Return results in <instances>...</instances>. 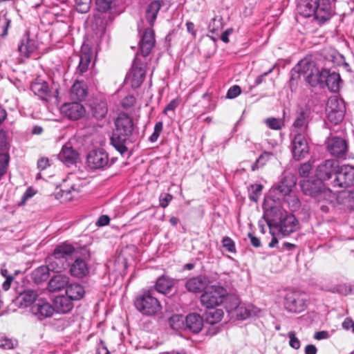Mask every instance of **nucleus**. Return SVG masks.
Wrapping results in <instances>:
<instances>
[{
	"label": "nucleus",
	"instance_id": "f257e3e1",
	"mask_svg": "<svg viewBox=\"0 0 354 354\" xmlns=\"http://www.w3.org/2000/svg\"><path fill=\"white\" fill-rule=\"evenodd\" d=\"M295 69L312 86L325 84L331 92L336 93L339 91L342 84L339 74L330 71L326 68V64L322 65L321 62L316 63L304 59L298 63Z\"/></svg>",
	"mask_w": 354,
	"mask_h": 354
},
{
	"label": "nucleus",
	"instance_id": "f03ea898",
	"mask_svg": "<svg viewBox=\"0 0 354 354\" xmlns=\"http://www.w3.org/2000/svg\"><path fill=\"white\" fill-rule=\"evenodd\" d=\"M267 225L272 235L269 247L274 248L278 243L276 235L283 237L295 232L299 227V221L293 214H288L280 207H274L267 209Z\"/></svg>",
	"mask_w": 354,
	"mask_h": 354
},
{
	"label": "nucleus",
	"instance_id": "7ed1b4c3",
	"mask_svg": "<svg viewBox=\"0 0 354 354\" xmlns=\"http://www.w3.org/2000/svg\"><path fill=\"white\" fill-rule=\"evenodd\" d=\"M297 10L301 16L313 17L320 24L329 20L333 14L330 0H300Z\"/></svg>",
	"mask_w": 354,
	"mask_h": 354
},
{
	"label": "nucleus",
	"instance_id": "20e7f679",
	"mask_svg": "<svg viewBox=\"0 0 354 354\" xmlns=\"http://www.w3.org/2000/svg\"><path fill=\"white\" fill-rule=\"evenodd\" d=\"M115 124V131L111 138V143L121 155H124L127 152V143L135 131L133 122L127 113H120Z\"/></svg>",
	"mask_w": 354,
	"mask_h": 354
},
{
	"label": "nucleus",
	"instance_id": "39448f33",
	"mask_svg": "<svg viewBox=\"0 0 354 354\" xmlns=\"http://www.w3.org/2000/svg\"><path fill=\"white\" fill-rule=\"evenodd\" d=\"M134 306L141 314L147 316L155 315L162 310V306L153 295L152 290L139 294L134 300Z\"/></svg>",
	"mask_w": 354,
	"mask_h": 354
},
{
	"label": "nucleus",
	"instance_id": "423d86ee",
	"mask_svg": "<svg viewBox=\"0 0 354 354\" xmlns=\"http://www.w3.org/2000/svg\"><path fill=\"white\" fill-rule=\"evenodd\" d=\"M297 178L294 174H288L283 176L279 182L274 185L270 189V194H278L279 196L286 197V201L290 205V201L292 202V206L297 208L299 205V200L295 196L290 194L292 187L296 185ZM279 199V197H277Z\"/></svg>",
	"mask_w": 354,
	"mask_h": 354
},
{
	"label": "nucleus",
	"instance_id": "0eeeda50",
	"mask_svg": "<svg viewBox=\"0 0 354 354\" xmlns=\"http://www.w3.org/2000/svg\"><path fill=\"white\" fill-rule=\"evenodd\" d=\"M227 299L232 301V297H228L225 288L220 286H212L201 295V303L206 308H212L220 306Z\"/></svg>",
	"mask_w": 354,
	"mask_h": 354
},
{
	"label": "nucleus",
	"instance_id": "6e6552de",
	"mask_svg": "<svg viewBox=\"0 0 354 354\" xmlns=\"http://www.w3.org/2000/svg\"><path fill=\"white\" fill-rule=\"evenodd\" d=\"M30 89L35 95L44 102H49L53 97H57L58 95L57 88H53L41 77H37L32 81Z\"/></svg>",
	"mask_w": 354,
	"mask_h": 354
},
{
	"label": "nucleus",
	"instance_id": "1a4fd4ad",
	"mask_svg": "<svg viewBox=\"0 0 354 354\" xmlns=\"http://www.w3.org/2000/svg\"><path fill=\"white\" fill-rule=\"evenodd\" d=\"M86 163L92 169H102L110 165L109 157L103 149L91 150L87 155Z\"/></svg>",
	"mask_w": 354,
	"mask_h": 354
},
{
	"label": "nucleus",
	"instance_id": "9d476101",
	"mask_svg": "<svg viewBox=\"0 0 354 354\" xmlns=\"http://www.w3.org/2000/svg\"><path fill=\"white\" fill-rule=\"evenodd\" d=\"M354 184V167L345 165L339 167L335 178L332 182L333 187L346 188Z\"/></svg>",
	"mask_w": 354,
	"mask_h": 354
},
{
	"label": "nucleus",
	"instance_id": "9b49d317",
	"mask_svg": "<svg viewBox=\"0 0 354 354\" xmlns=\"http://www.w3.org/2000/svg\"><path fill=\"white\" fill-rule=\"evenodd\" d=\"M285 308L291 313H299L306 308V299L298 291H290L286 294L284 298Z\"/></svg>",
	"mask_w": 354,
	"mask_h": 354
},
{
	"label": "nucleus",
	"instance_id": "f8f14e48",
	"mask_svg": "<svg viewBox=\"0 0 354 354\" xmlns=\"http://www.w3.org/2000/svg\"><path fill=\"white\" fill-rule=\"evenodd\" d=\"M300 186L305 195L310 196L318 201L324 198L325 190L320 180H304L301 182Z\"/></svg>",
	"mask_w": 354,
	"mask_h": 354
},
{
	"label": "nucleus",
	"instance_id": "ddd939ff",
	"mask_svg": "<svg viewBox=\"0 0 354 354\" xmlns=\"http://www.w3.org/2000/svg\"><path fill=\"white\" fill-rule=\"evenodd\" d=\"M338 168L339 162L337 160L334 159L325 160L317 166L316 176L322 182L329 180L333 175L336 176Z\"/></svg>",
	"mask_w": 354,
	"mask_h": 354
},
{
	"label": "nucleus",
	"instance_id": "4468645a",
	"mask_svg": "<svg viewBox=\"0 0 354 354\" xmlns=\"http://www.w3.org/2000/svg\"><path fill=\"white\" fill-rule=\"evenodd\" d=\"M310 115V109H300L292 125V134H308Z\"/></svg>",
	"mask_w": 354,
	"mask_h": 354
},
{
	"label": "nucleus",
	"instance_id": "2eb2a0df",
	"mask_svg": "<svg viewBox=\"0 0 354 354\" xmlns=\"http://www.w3.org/2000/svg\"><path fill=\"white\" fill-rule=\"evenodd\" d=\"M64 269V264L59 265L56 261L50 262L48 266H39L34 270L31 274V277L35 283H41L46 281L49 277V270L59 272Z\"/></svg>",
	"mask_w": 354,
	"mask_h": 354
},
{
	"label": "nucleus",
	"instance_id": "dca6fc26",
	"mask_svg": "<svg viewBox=\"0 0 354 354\" xmlns=\"http://www.w3.org/2000/svg\"><path fill=\"white\" fill-rule=\"evenodd\" d=\"M327 150L331 156L344 159L348 151V145L344 139L333 137L327 140Z\"/></svg>",
	"mask_w": 354,
	"mask_h": 354
},
{
	"label": "nucleus",
	"instance_id": "f3484780",
	"mask_svg": "<svg viewBox=\"0 0 354 354\" xmlns=\"http://www.w3.org/2000/svg\"><path fill=\"white\" fill-rule=\"evenodd\" d=\"M294 138L292 141V153L293 158L297 160L305 158L308 153L309 149L306 139L307 135L292 134Z\"/></svg>",
	"mask_w": 354,
	"mask_h": 354
},
{
	"label": "nucleus",
	"instance_id": "a211bd4d",
	"mask_svg": "<svg viewBox=\"0 0 354 354\" xmlns=\"http://www.w3.org/2000/svg\"><path fill=\"white\" fill-rule=\"evenodd\" d=\"M77 254H79L78 248H75L70 243L64 242L55 247L50 259L54 258L55 260L59 261L61 265L64 264V268L65 263L64 260H66L72 255H77Z\"/></svg>",
	"mask_w": 354,
	"mask_h": 354
},
{
	"label": "nucleus",
	"instance_id": "6ab92c4d",
	"mask_svg": "<svg viewBox=\"0 0 354 354\" xmlns=\"http://www.w3.org/2000/svg\"><path fill=\"white\" fill-rule=\"evenodd\" d=\"M61 113L72 120H77L84 116L86 109L80 102H66L62 105Z\"/></svg>",
	"mask_w": 354,
	"mask_h": 354
},
{
	"label": "nucleus",
	"instance_id": "aec40b11",
	"mask_svg": "<svg viewBox=\"0 0 354 354\" xmlns=\"http://www.w3.org/2000/svg\"><path fill=\"white\" fill-rule=\"evenodd\" d=\"M31 313L38 319H43L51 317L55 311L54 307L46 299L39 298L37 302L31 306Z\"/></svg>",
	"mask_w": 354,
	"mask_h": 354
},
{
	"label": "nucleus",
	"instance_id": "412c9836",
	"mask_svg": "<svg viewBox=\"0 0 354 354\" xmlns=\"http://www.w3.org/2000/svg\"><path fill=\"white\" fill-rule=\"evenodd\" d=\"M145 73V66L142 64H138L136 59L132 65L131 71L127 75L126 79L130 81L131 85L133 88H136L143 82Z\"/></svg>",
	"mask_w": 354,
	"mask_h": 354
},
{
	"label": "nucleus",
	"instance_id": "4be33fe9",
	"mask_svg": "<svg viewBox=\"0 0 354 354\" xmlns=\"http://www.w3.org/2000/svg\"><path fill=\"white\" fill-rule=\"evenodd\" d=\"M155 44V37L153 29L147 28L139 43V48L141 55L147 57L151 53Z\"/></svg>",
	"mask_w": 354,
	"mask_h": 354
},
{
	"label": "nucleus",
	"instance_id": "5701e85b",
	"mask_svg": "<svg viewBox=\"0 0 354 354\" xmlns=\"http://www.w3.org/2000/svg\"><path fill=\"white\" fill-rule=\"evenodd\" d=\"M37 290L26 289L20 292L16 299V302L20 308H27L34 305L39 299Z\"/></svg>",
	"mask_w": 354,
	"mask_h": 354
},
{
	"label": "nucleus",
	"instance_id": "b1692460",
	"mask_svg": "<svg viewBox=\"0 0 354 354\" xmlns=\"http://www.w3.org/2000/svg\"><path fill=\"white\" fill-rule=\"evenodd\" d=\"M57 156L66 165L75 164L79 159L78 152L70 144L64 145Z\"/></svg>",
	"mask_w": 354,
	"mask_h": 354
},
{
	"label": "nucleus",
	"instance_id": "393cba45",
	"mask_svg": "<svg viewBox=\"0 0 354 354\" xmlns=\"http://www.w3.org/2000/svg\"><path fill=\"white\" fill-rule=\"evenodd\" d=\"M88 95V86L84 81H75L70 91L71 98L74 100L83 101Z\"/></svg>",
	"mask_w": 354,
	"mask_h": 354
},
{
	"label": "nucleus",
	"instance_id": "a878e982",
	"mask_svg": "<svg viewBox=\"0 0 354 354\" xmlns=\"http://www.w3.org/2000/svg\"><path fill=\"white\" fill-rule=\"evenodd\" d=\"M36 41L30 38L28 32H26L20 41L18 50L20 53L26 57H28L37 49Z\"/></svg>",
	"mask_w": 354,
	"mask_h": 354
},
{
	"label": "nucleus",
	"instance_id": "bb28decb",
	"mask_svg": "<svg viewBox=\"0 0 354 354\" xmlns=\"http://www.w3.org/2000/svg\"><path fill=\"white\" fill-rule=\"evenodd\" d=\"M92 115L97 120H102L108 113V106L106 101L95 99L90 104Z\"/></svg>",
	"mask_w": 354,
	"mask_h": 354
},
{
	"label": "nucleus",
	"instance_id": "cd10ccee",
	"mask_svg": "<svg viewBox=\"0 0 354 354\" xmlns=\"http://www.w3.org/2000/svg\"><path fill=\"white\" fill-rule=\"evenodd\" d=\"M69 283V277L66 274H57L52 277L48 283V289L50 292H58L66 289Z\"/></svg>",
	"mask_w": 354,
	"mask_h": 354
},
{
	"label": "nucleus",
	"instance_id": "c85d7f7f",
	"mask_svg": "<svg viewBox=\"0 0 354 354\" xmlns=\"http://www.w3.org/2000/svg\"><path fill=\"white\" fill-rule=\"evenodd\" d=\"M186 329L194 333H199L203 326V319L198 313H190L185 317Z\"/></svg>",
	"mask_w": 354,
	"mask_h": 354
},
{
	"label": "nucleus",
	"instance_id": "c756f323",
	"mask_svg": "<svg viewBox=\"0 0 354 354\" xmlns=\"http://www.w3.org/2000/svg\"><path fill=\"white\" fill-rule=\"evenodd\" d=\"M73 308V300L68 296L60 295L57 297L54 300V308L59 313H67Z\"/></svg>",
	"mask_w": 354,
	"mask_h": 354
},
{
	"label": "nucleus",
	"instance_id": "7c9ffc66",
	"mask_svg": "<svg viewBox=\"0 0 354 354\" xmlns=\"http://www.w3.org/2000/svg\"><path fill=\"white\" fill-rule=\"evenodd\" d=\"M71 274L78 278H82L88 273V267L85 261L77 258L71 265Z\"/></svg>",
	"mask_w": 354,
	"mask_h": 354
},
{
	"label": "nucleus",
	"instance_id": "2f4dec72",
	"mask_svg": "<svg viewBox=\"0 0 354 354\" xmlns=\"http://www.w3.org/2000/svg\"><path fill=\"white\" fill-rule=\"evenodd\" d=\"M174 285V281L172 279L162 275L157 279L155 288L158 292L166 295L171 292Z\"/></svg>",
	"mask_w": 354,
	"mask_h": 354
},
{
	"label": "nucleus",
	"instance_id": "473e14b6",
	"mask_svg": "<svg viewBox=\"0 0 354 354\" xmlns=\"http://www.w3.org/2000/svg\"><path fill=\"white\" fill-rule=\"evenodd\" d=\"M161 7L162 5L159 1H153L148 5L145 12V17L151 26H153Z\"/></svg>",
	"mask_w": 354,
	"mask_h": 354
},
{
	"label": "nucleus",
	"instance_id": "72a5a7b5",
	"mask_svg": "<svg viewBox=\"0 0 354 354\" xmlns=\"http://www.w3.org/2000/svg\"><path fill=\"white\" fill-rule=\"evenodd\" d=\"M205 286V280L201 276L189 279L185 283V287L189 292H199Z\"/></svg>",
	"mask_w": 354,
	"mask_h": 354
},
{
	"label": "nucleus",
	"instance_id": "f704fd0d",
	"mask_svg": "<svg viewBox=\"0 0 354 354\" xmlns=\"http://www.w3.org/2000/svg\"><path fill=\"white\" fill-rule=\"evenodd\" d=\"M84 294V288L79 283H68L66 289V295L73 301L80 299Z\"/></svg>",
	"mask_w": 354,
	"mask_h": 354
},
{
	"label": "nucleus",
	"instance_id": "c9c22d12",
	"mask_svg": "<svg viewBox=\"0 0 354 354\" xmlns=\"http://www.w3.org/2000/svg\"><path fill=\"white\" fill-rule=\"evenodd\" d=\"M326 109L329 110L330 111H342V113L345 114L346 106L344 101L342 98H339L337 96L330 97L328 100Z\"/></svg>",
	"mask_w": 354,
	"mask_h": 354
},
{
	"label": "nucleus",
	"instance_id": "e433bc0d",
	"mask_svg": "<svg viewBox=\"0 0 354 354\" xmlns=\"http://www.w3.org/2000/svg\"><path fill=\"white\" fill-rule=\"evenodd\" d=\"M207 309V310L205 313V320L207 323L214 325L220 322L224 315L223 310L216 308Z\"/></svg>",
	"mask_w": 354,
	"mask_h": 354
},
{
	"label": "nucleus",
	"instance_id": "4c0bfd02",
	"mask_svg": "<svg viewBox=\"0 0 354 354\" xmlns=\"http://www.w3.org/2000/svg\"><path fill=\"white\" fill-rule=\"evenodd\" d=\"M91 53L90 51L82 52L76 73L80 75H83L85 72H86L91 63Z\"/></svg>",
	"mask_w": 354,
	"mask_h": 354
},
{
	"label": "nucleus",
	"instance_id": "58836bf2",
	"mask_svg": "<svg viewBox=\"0 0 354 354\" xmlns=\"http://www.w3.org/2000/svg\"><path fill=\"white\" fill-rule=\"evenodd\" d=\"M171 328L176 330L186 329L185 317L182 315H174L169 320Z\"/></svg>",
	"mask_w": 354,
	"mask_h": 354
},
{
	"label": "nucleus",
	"instance_id": "ea45409f",
	"mask_svg": "<svg viewBox=\"0 0 354 354\" xmlns=\"http://www.w3.org/2000/svg\"><path fill=\"white\" fill-rule=\"evenodd\" d=\"M18 345L17 339L9 338L4 335H0V348L4 350L13 349Z\"/></svg>",
	"mask_w": 354,
	"mask_h": 354
},
{
	"label": "nucleus",
	"instance_id": "a19ab883",
	"mask_svg": "<svg viewBox=\"0 0 354 354\" xmlns=\"http://www.w3.org/2000/svg\"><path fill=\"white\" fill-rule=\"evenodd\" d=\"M235 300H236V302H235L236 306L234 307V309L232 310V307H230V308H227V311L234 310L236 317L239 319L243 320V319H245L246 318L249 317L251 315L250 311L246 308L240 307L238 305L237 299H235Z\"/></svg>",
	"mask_w": 354,
	"mask_h": 354
},
{
	"label": "nucleus",
	"instance_id": "79ce46f5",
	"mask_svg": "<svg viewBox=\"0 0 354 354\" xmlns=\"http://www.w3.org/2000/svg\"><path fill=\"white\" fill-rule=\"evenodd\" d=\"M11 22V19L8 17L7 15H4L0 18V37H4L8 35Z\"/></svg>",
	"mask_w": 354,
	"mask_h": 354
},
{
	"label": "nucleus",
	"instance_id": "37998d69",
	"mask_svg": "<svg viewBox=\"0 0 354 354\" xmlns=\"http://www.w3.org/2000/svg\"><path fill=\"white\" fill-rule=\"evenodd\" d=\"M326 115L328 121L334 124H337L340 122L342 121L344 117V114L340 112H335L334 111H330L329 110H326Z\"/></svg>",
	"mask_w": 354,
	"mask_h": 354
},
{
	"label": "nucleus",
	"instance_id": "c03bdc74",
	"mask_svg": "<svg viewBox=\"0 0 354 354\" xmlns=\"http://www.w3.org/2000/svg\"><path fill=\"white\" fill-rule=\"evenodd\" d=\"M314 162L315 160L310 159L308 162L301 164L299 168V176L303 178L308 177Z\"/></svg>",
	"mask_w": 354,
	"mask_h": 354
},
{
	"label": "nucleus",
	"instance_id": "a18cd8bd",
	"mask_svg": "<svg viewBox=\"0 0 354 354\" xmlns=\"http://www.w3.org/2000/svg\"><path fill=\"white\" fill-rule=\"evenodd\" d=\"M262 185H252L250 189V199L251 201H257L263 190Z\"/></svg>",
	"mask_w": 354,
	"mask_h": 354
},
{
	"label": "nucleus",
	"instance_id": "49530a36",
	"mask_svg": "<svg viewBox=\"0 0 354 354\" xmlns=\"http://www.w3.org/2000/svg\"><path fill=\"white\" fill-rule=\"evenodd\" d=\"M284 125V121L281 118H267V126L274 130H279Z\"/></svg>",
	"mask_w": 354,
	"mask_h": 354
},
{
	"label": "nucleus",
	"instance_id": "de8ad7c7",
	"mask_svg": "<svg viewBox=\"0 0 354 354\" xmlns=\"http://www.w3.org/2000/svg\"><path fill=\"white\" fill-rule=\"evenodd\" d=\"M222 246L230 253H236V246L234 241L229 236H225L221 241Z\"/></svg>",
	"mask_w": 354,
	"mask_h": 354
},
{
	"label": "nucleus",
	"instance_id": "09e8293b",
	"mask_svg": "<svg viewBox=\"0 0 354 354\" xmlns=\"http://www.w3.org/2000/svg\"><path fill=\"white\" fill-rule=\"evenodd\" d=\"M91 0H76V10L78 12L86 13L90 9Z\"/></svg>",
	"mask_w": 354,
	"mask_h": 354
},
{
	"label": "nucleus",
	"instance_id": "8fccbe9b",
	"mask_svg": "<svg viewBox=\"0 0 354 354\" xmlns=\"http://www.w3.org/2000/svg\"><path fill=\"white\" fill-rule=\"evenodd\" d=\"M289 338V345L292 348L299 349L300 348V341L296 337V333L294 330H291L288 333Z\"/></svg>",
	"mask_w": 354,
	"mask_h": 354
},
{
	"label": "nucleus",
	"instance_id": "3c124183",
	"mask_svg": "<svg viewBox=\"0 0 354 354\" xmlns=\"http://www.w3.org/2000/svg\"><path fill=\"white\" fill-rule=\"evenodd\" d=\"M162 128H163V124L162 122H158L156 123L155 127H154L153 133L149 138V140L151 142H153L158 140L160 133L162 131Z\"/></svg>",
	"mask_w": 354,
	"mask_h": 354
},
{
	"label": "nucleus",
	"instance_id": "603ef678",
	"mask_svg": "<svg viewBox=\"0 0 354 354\" xmlns=\"http://www.w3.org/2000/svg\"><path fill=\"white\" fill-rule=\"evenodd\" d=\"M112 0H96V5L100 11L106 12L110 8Z\"/></svg>",
	"mask_w": 354,
	"mask_h": 354
},
{
	"label": "nucleus",
	"instance_id": "864d4df0",
	"mask_svg": "<svg viewBox=\"0 0 354 354\" xmlns=\"http://www.w3.org/2000/svg\"><path fill=\"white\" fill-rule=\"evenodd\" d=\"M136 102V98L132 95H129L122 99L121 104L123 108L127 109L133 106Z\"/></svg>",
	"mask_w": 354,
	"mask_h": 354
},
{
	"label": "nucleus",
	"instance_id": "5fc2aeb1",
	"mask_svg": "<svg viewBox=\"0 0 354 354\" xmlns=\"http://www.w3.org/2000/svg\"><path fill=\"white\" fill-rule=\"evenodd\" d=\"M241 92V87L237 85L231 86L227 93V97L229 99H233L237 97Z\"/></svg>",
	"mask_w": 354,
	"mask_h": 354
},
{
	"label": "nucleus",
	"instance_id": "6e6d98bb",
	"mask_svg": "<svg viewBox=\"0 0 354 354\" xmlns=\"http://www.w3.org/2000/svg\"><path fill=\"white\" fill-rule=\"evenodd\" d=\"M8 164V159L7 156L4 154H0V177L6 173Z\"/></svg>",
	"mask_w": 354,
	"mask_h": 354
},
{
	"label": "nucleus",
	"instance_id": "4d7b16f0",
	"mask_svg": "<svg viewBox=\"0 0 354 354\" xmlns=\"http://www.w3.org/2000/svg\"><path fill=\"white\" fill-rule=\"evenodd\" d=\"M173 196L170 194H165L164 195H161L160 196V205L165 208L168 206L169 202L172 200Z\"/></svg>",
	"mask_w": 354,
	"mask_h": 354
},
{
	"label": "nucleus",
	"instance_id": "13d9d810",
	"mask_svg": "<svg viewBox=\"0 0 354 354\" xmlns=\"http://www.w3.org/2000/svg\"><path fill=\"white\" fill-rule=\"evenodd\" d=\"M220 28H221V19H217L216 18H214L212 21L209 23V30L212 32H214L217 31Z\"/></svg>",
	"mask_w": 354,
	"mask_h": 354
},
{
	"label": "nucleus",
	"instance_id": "bf43d9fd",
	"mask_svg": "<svg viewBox=\"0 0 354 354\" xmlns=\"http://www.w3.org/2000/svg\"><path fill=\"white\" fill-rule=\"evenodd\" d=\"M266 152L262 153L258 159L256 160L255 162H254L252 165V170L255 171L256 169H258L260 167H263L265 164L263 160H264V154Z\"/></svg>",
	"mask_w": 354,
	"mask_h": 354
},
{
	"label": "nucleus",
	"instance_id": "052dcab7",
	"mask_svg": "<svg viewBox=\"0 0 354 354\" xmlns=\"http://www.w3.org/2000/svg\"><path fill=\"white\" fill-rule=\"evenodd\" d=\"M96 354H110V352L104 341L100 340L97 348Z\"/></svg>",
	"mask_w": 354,
	"mask_h": 354
},
{
	"label": "nucleus",
	"instance_id": "680f3d73",
	"mask_svg": "<svg viewBox=\"0 0 354 354\" xmlns=\"http://www.w3.org/2000/svg\"><path fill=\"white\" fill-rule=\"evenodd\" d=\"M179 104L178 100H172L165 108L164 113H167L168 111H174Z\"/></svg>",
	"mask_w": 354,
	"mask_h": 354
},
{
	"label": "nucleus",
	"instance_id": "e2e57ef3",
	"mask_svg": "<svg viewBox=\"0 0 354 354\" xmlns=\"http://www.w3.org/2000/svg\"><path fill=\"white\" fill-rule=\"evenodd\" d=\"M110 218L107 215H102L96 222L97 226H105L109 223Z\"/></svg>",
	"mask_w": 354,
	"mask_h": 354
},
{
	"label": "nucleus",
	"instance_id": "0e129e2a",
	"mask_svg": "<svg viewBox=\"0 0 354 354\" xmlns=\"http://www.w3.org/2000/svg\"><path fill=\"white\" fill-rule=\"evenodd\" d=\"M48 166H49V160L46 158H41L37 162V167L40 170L45 169Z\"/></svg>",
	"mask_w": 354,
	"mask_h": 354
},
{
	"label": "nucleus",
	"instance_id": "69168bd1",
	"mask_svg": "<svg viewBox=\"0 0 354 354\" xmlns=\"http://www.w3.org/2000/svg\"><path fill=\"white\" fill-rule=\"evenodd\" d=\"M248 237L250 239V243L252 246H254V248H259L261 246V243L258 237L254 236L252 233L248 234Z\"/></svg>",
	"mask_w": 354,
	"mask_h": 354
},
{
	"label": "nucleus",
	"instance_id": "338daca9",
	"mask_svg": "<svg viewBox=\"0 0 354 354\" xmlns=\"http://www.w3.org/2000/svg\"><path fill=\"white\" fill-rule=\"evenodd\" d=\"M8 145L7 138L6 132L0 131V148H6Z\"/></svg>",
	"mask_w": 354,
	"mask_h": 354
},
{
	"label": "nucleus",
	"instance_id": "774afa93",
	"mask_svg": "<svg viewBox=\"0 0 354 354\" xmlns=\"http://www.w3.org/2000/svg\"><path fill=\"white\" fill-rule=\"evenodd\" d=\"M233 32L232 28H227L225 31L223 32V34L221 36V39L224 43H228L229 42V35H231Z\"/></svg>",
	"mask_w": 354,
	"mask_h": 354
}]
</instances>
